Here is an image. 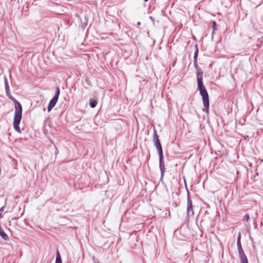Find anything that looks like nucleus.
<instances>
[{
	"label": "nucleus",
	"mask_w": 263,
	"mask_h": 263,
	"mask_svg": "<svg viewBox=\"0 0 263 263\" xmlns=\"http://www.w3.org/2000/svg\"><path fill=\"white\" fill-rule=\"evenodd\" d=\"M5 90H6V93H9V92L10 91V88H7L6 89H5Z\"/></svg>",
	"instance_id": "nucleus-20"
},
{
	"label": "nucleus",
	"mask_w": 263,
	"mask_h": 263,
	"mask_svg": "<svg viewBox=\"0 0 263 263\" xmlns=\"http://www.w3.org/2000/svg\"><path fill=\"white\" fill-rule=\"evenodd\" d=\"M195 50L194 52V60L193 61H197L198 53H199V50L198 48V45L196 44L195 46Z\"/></svg>",
	"instance_id": "nucleus-12"
},
{
	"label": "nucleus",
	"mask_w": 263,
	"mask_h": 263,
	"mask_svg": "<svg viewBox=\"0 0 263 263\" xmlns=\"http://www.w3.org/2000/svg\"><path fill=\"white\" fill-rule=\"evenodd\" d=\"M153 141L154 142V146L156 148L157 153L158 155H163V149L161 144L160 143L159 136L157 134V130L155 127H154L153 132Z\"/></svg>",
	"instance_id": "nucleus-3"
},
{
	"label": "nucleus",
	"mask_w": 263,
	"mask_h": 263,
	"mask_svg": "<svg viewBox=\"0 0 263 263\" xmlns=\"http://www.w3.org/2000/svg\"><path fill=\"white\" fill-rule=\"evenodd\" d=\"M240 263H249L248 258L245 253L239 254Z\"/></svg>",
	"instance_id": "nucleus-8"
},
{
	"label": "nucleus",
	"mask_w": 263,
	"mask_h": 263,
	"mask_svg": "<svg viewBox=\"0 0 263 263\" xmlns=\"http://www.w3.org/2000/svg\"><path fill=\"white\" fill-rule=\"evenodd\" d=\"M216 26H217L216 22L214 21H212V28H213V30H216Z\"/></svg>",
	"instance_id": "nucleus-18"
},
{
	"label": "nucleus",
	"mask_w": 263,
	"mask_h": 263,
	"mask_svg": "<svg viewBox=\"0 0 263 263\" xmlns=\"http://www.w3.org/2000/svg\"><path fill=\"white\" fill-rule=\"evenodd\" d=\"M196 71L197 90L199 91L200 95L202 98V100L204 106L203 111L206 114H209L210 107L209 96L207 90L203 82V72L200 67L197 68Z\"/></svg>",
	"instance_id": "nucleus-1"
},
{
	"label": "nucleus",
	"mask_w": 263,
	"mask_h": 263,
	"mask_svg": "<svg viewBox=\"0 0 263 263\" xmlns=\"http://www.w3.org/2000/svg\"><path fill=\"white\" fill-rule=\"evenodd\" d=\"M58 99H59L53 97L50 100L47 107V111L48 112H50L52 108L55 106L58 101Z\"/></svg>",
	"instance_id": "nucleus-6"
},
{
	"label": "nucleus",
	"mask_w": 263,
	"mask_h": 263,
	"mask_svg": "<svg viewBox=\"0 0 263 263\" xmlns=\"http://www.w3.org/2000/svg\"><path fill=\"white\" fill-rule=\"evenodd\" d=\"M55 263H62V260L59 250L56 251V258Z\"/></svg>",
	"instance_id": "nucleus-10"
},
{
	"label": "nucleus",
	"mask_w": 263,
	"mask_h": 263,
	"mask_svg": "<svg viewBox=\"0 0 263 263\" xmlns=\"http://www.w3.org/2000/svg\"><path fill=\"white\" fill-rule=\"evenodd\" d=\"M194 62V66L195 69H197V68H199V67L197 64V61H193Z\"/></svg>",
	"instance_id": "nucleus-19"
},
{
	"label": "nucleus",
	"mask_w": 263,
	"mask_h": 263,
	"mask_svg": "<svg viewBox=\"0 0 263 263\" xmlns=\"http://www.w3.org/2000/svg\"><path fill=\"white\" fill-rule=\"evenodd\" d=\"M96 262H99V261H96V262L95 261V263H96Z\"/></svg>",
	"instance_id": "nucleus-27"
},
{
	"label": "nucleus",
	"mask_w": 263,
	"mask_h": 263,
	"mask_svg": "<svg viewBox=\"0 0 263 263\" xmlns=\"http://www.w3.org/2000/svg\"><path fill=\"white\" fill-rule=\"evenodd\" d=\"M88 17L87 15H85L84 21L81 20V26L84 30L88 25Z\"/></svg>",
	"instance_id": "nucleus-7"
},
{
	"label": "nucleus",
	"mask_w": 263,
	"mask_h": 263,
	"mask_svg": "<svg viewBox=\"0 0 263 263\" xmlns=\"http://www.w3.org/2000/svg\"><path fill=\"white\" fill-rule=\"evenodd\" d=\"M96 262H99V261H96V262L95 261V263H96Z\"/></svg>",
	"instance_id": "nucleus-28"
},
{
	"label": "nucleus",
	"mask_w": 263,
	"mask_h": 263,
	"mask_svg": "<svg viewBox=\"0 0 263 263\" xmlns=\"http://www.w3.org/2000/svg\"><path fill=\"white\" fill-rule=\"evenodd\" d=\"M6 95L14 104L15 112L13 122V128L15 131L18 133H21V130L20 127V124L22 118V106L20 102H19L11 95L10 91L9 92V93H6Z\"/></svg>",
	"instance_id": "nucleus-2"
},
{
	"label": "nucleus",
	"mask_w": 263,
	"mask_h": 263,
	"mask_svg": "<svg viewBox=\"0 0 263 263\" xmlns=\"http://www.w3.org/2000/svg\"><path fill=\"white\" fill-rule=\"evenodd\" d=\"M98 104V101L95 99H90L89 100V105L92 108H94Z\"/></svg>",
	"instance_id": "nucleus-11"
},
{
	"label": "nucleus",
	"mask_w": 263,
	"mask_h": 263,
	"mask_svg": "<svg viewBox=\"0 0 263 263\" xmlns=\"http://www.w3.org/2000/svg\"><path fill=\"white\" fill-rule=\"evenodd\" d=\"M149 0H144V2H147Z\"/></svg>",
	"instance_id": "nucleus-25"
},
{
	"label": "nucleus",
	"mask_w": 263,
	"mask_h": 263,
	"mask_svg": "<svg viewBox=\"0 0 263 263\" xmlns=\"http://www.w3.org/2000/svg\"><path fill=\"white\" fill-rule=\"evenodd\" d=\"M250 219V216L248 214H247L245 215L244 216V220L246 221H248Z\"/></svg>",
	"instance_id": "nucleus-17"
},
{
	"label": "nucleus",
	"mask_w": 263,
	"mask_h": 263,
	"mask_svg": "<svg viewBox=\"0 0 263 263\" xmlns=\"http://www.w3.org/2000/svg\"><path fill=\"white\" fill-rule=\"evenodd\" d=\"M209 214L207 211H206L205 212V214Z\"/></svg>",
	"instance_id": "nucleus-24"
},
{
	"label": "nucleus",
	"mask_w": 263,
	"mask_h": 263,
	"mask_svg": "<svg viewBox=\"0 0 263 263\" xmlns=\"http://www.w3.org/2000/svg\"><path fill=\"white\" fill-rule=\"evenodd\" d=\"M4 83H5V89H6L7 88H9L8 81V80H7V78H6V77H5V78H4Z\"/></svg>",
	"instance_id": "nucleus-15"
},
{
	"label": "nucleus",
	"mask_w": 263,
	"mask_h": 263,
	"mask_svg": "<svg viewBox=\"0 0 263 263\" xmlns=\"http://www.w3.org/2000/svg\"><path fill=\"white\" fill-rule=\"evenodd\" d=\"M237 246L238 255L245 253V252L243 250L242 246H241V243H237Z\"/></svg>",
	"instance_id": "nucleus-13"
},
{
	"label": "nucleus",
	"mask_w": 263,
	"mask_h": 263,
	"mask_svg": "<svg viewBox=\"0 0 263 263\" xmlns=\"http://www.w3.org/2000/svg\"><path fill=\"white\" fill-rule=\"evenodd\" d=\"M237 243H241V234L239 233L237 238Z\"/></svg>",
	"instance_id": "nucleus-16"
},
{
	"label": "nucleus",
	"mask_w": 263,
	"mask_h": 263,
	"mask_svg": "<svg viewBox=\"0 0 263 263\" xmlns=\"http://www.w3.org/2000/svg\"><path fill=\"white\" fill-rule=\"evenodd\" d=\"M240 263H249L248 258L245 253L239 254Z\"/></svg>",
	"instance_id": "nucleus-9"
},
{
	"label": "nucleus",
	"mask_w": 263,
	"mask_h": 263,
	"mask_svg": "<svg viewBox=\"0 0 263 263\" xmlns=\"http://www.w3.org/2000/svg\"><path fill=\"white\" fill-rule=\"evenodd\" d=\"M96 262H99V261H96V262L95 261V263H96Z\"/></svg>",
	"instance_id": "nucleus-26"
},
{
	"label": "nucleus",
	"mask_w": 263,
	"mask_h": 263,
	"mask_svg": "<svg viewBox=\"0 0 263 263\" xmlns=\"http://www.w3.org/2000/svg\"><path fill=\"white\" fill-rule=\"evenodd\" d=\"M137 26H140L141 25V23L140 22H138L137 23Z\"/></svg>",
	"instance_id": "nucleus-23"
},
{
	"label": "nucleus",
	"mask_w": 263,
	"mask_h": 263,
	"mask_svg": "<svg viewBox=\"0 0 263 263\" xmlns=\"http://www.w3.org/2000/svg\"><path fill=\"white\" fill-rule=\"evenodd\" d=\"M186 189L187 192V208H186V218L189 220V218L191 216H192L194 215V211L193 209V205L192 204V201L191 200V198L190 196V193L189 191L186 186Z\"/></svg>",
	"instance_id": "nucleus-4"
},
{
	"label": "nucleus",
	"mask_w": 263,
	"mask_h": 263,
	"mask_svg": "<svg viewBox=\"0 0 263 263\" xmlns=\"http://www.w3.org/2000/svg\"><path fill=\"white\" fill-rule=\"evenodd\" d=\"M159 156V166L161 173L160 180H162L164 177L165 172V167L164 160L163 155H158Z\"/></svg>",
	"instance_id": "nucleus-5"
},
{
	"label": "nucleus",
	"mask_w": 263,
	"mask_h": 263,
	"mask_svg": "<svg viewBox=\"0 0 263 263\" xmlns=\"http://www.w3.org/2000/svg\"><path fill=\"white\" fill-rule=\"evenodd\" d=\"M149 19L153 22H154V18L153 17H152V16H150L149 17Z\"/></svg>",
	"instance_id": "nucleus-21"
},
{
	"label": "nucleus",
	"mask_w": 263,
	"mask_h": 263,
	"mask_svg": "<svg viewBox=\"0 0 263 263\" xmlns=\"http://www.w3.org/2000/svg\"><path fill=\"white\" fill-rule=\"evenodd\" d=\"M60 94V89L59 87L57 86L55 88V93L53 97L59 99Z\"/></svg>",
	"instance_id": "nucleus-14"
},
{
	"label": "nucleus",
	"mask_w": 263,
	"mask_h": 263,
	"mask_svg": "<svg viewBox=\"0 0 263 263\" xmlns=\"http://www.w3.org/2000/svg\"><path fill=\"white\" fill-rule=\"evenodd\" d=\"M215 30H213V31H212V39L213 38V36H214V34H215Z\"/></svg>",
	"instance_id": "nucleus-22"
}]
</instances>
